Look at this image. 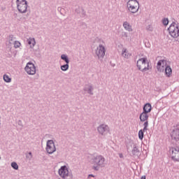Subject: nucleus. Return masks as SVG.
<instances>
[{
    "mask_svg": "<svg viewBox=\"0 0 179 179\" xmlns=\"http://www.w3.org/2000/svg\"><path fill=\"white\" fill-rule=\"evenodd\" d=\"M17 8L20 13L27 12V1L26 0H17Z\"/></svg>",
    "mask_w": 179,
    "mask_h": 179,
    "instance_id": "obj_5",
    "label": "nucleus"
},
{
    "mask_svg": "<svg viewBox=\"0 0 179 179\" xmlns=\"http://www.w3.org/2000/svg\"><path fill=\"white\" fill-rule=\"evenodd\" d=\"M69 68V64H68V63H66V64L61 66L62 71H68Z\"/></svg>",
    "mask_w": 179,
    "mask_h": 179,
    "instance_id": "obj_22",
    "label": "nucleus"
},
{
    "mask_svg": "<svg viewBox=\"0 0 179 179\" xmlns=\"http://www.w3.org/2000/svg\"><path fill=\"white\" fill-rule=\"evenodd\" d=\"M93 90V88H92V87L90 85H88L85 87V90L87 92H88V93H90V94H92V90Z\"/></svg>",
    "mask_w": 179,
    "mask_h": 179,
    "instance_id": "obj_27",
    "label": "nucleus"
},
{
    "mask_svg": "<svg viewBox=\"0 0 179 179\" xmlns=\"http://www.w3.org/2000/svg\"><path fill=\"white\" fill-rule=\"evenodd\" d=\"M61 58L63 61H65L66 64H69V59H68V57L66 55H62Z\"/></svg>",
    "mask_w": 179,
    "mask_h": 179,
    "instance_id": "obj_21",
    "label": "nucleus"
},
{
    "mask_svg": "<svg viewBox=\"0 0 179 179\" xmlns=\"http://www.w3.org/2000/svg\"><path fill=\"white\" fill-rule=\"evenodd\" d=\"M165 76L166 78H170L173 75V70L170 66H168L164 69Z\"/></svg>",
    "mask_w": 179,
    "mask_h": 179,
    "instance_id": "obj_14",
    "label": "nucleus"
},
{
    "mask_svg": "<svg viewBox=\"0 0 179 179\" xmlns=\"http://www.w3.org/2000/svg\"><path fill=\"white\" fill-rule=\"evenodd\" d=\"M27 43L28 45H29L30 48H34V45H36V39H34V38H29L27 40Z\"/></svg>",
    "mask_w": 179,
    "mask_h": 179,
    "instance_id": "obj_15",
    "label": "nucleus"
},
{
    "mask_svg": "<svg viewBox=\"0 0 179 179\" xmlns=\"http://www.w3.org/2000/svg\"><path fill=\"white\" fill-rule=\"evenodd\" d=\"M109 131L110 128L106 124H101L98 127V131L101 135H106V133Z\"/></svg>",
    "mask_w": 179,
    "mask_h": 179,
    "instance_id": "obj_12",
    "label": "nucleus"
},
{
    "mask_svg": "<svg viewBox=\"0 0 179 179\" xmlns=\"http://www.w3.org/2000/svg\"><path fill=\"white\" fill-rule=\"evenodd\" d=\"M138 138H139V139H141V141H142V139H143V130L141 129L138 131Z\"/></svg>",
    "mask_w": 179,
    "mask_h": 179,
    "instance_id": "obj_26",
    "label": "nucleus"
},
{
    "mask_svg": "<svg viewBox=\"0 0 179 179\" xmlns=\"http://www.w3.org/2000/svg\"><path fill=\"white\" fill-rule=\"evenodd\" d=\"M22 45V43H20V42L19 41H15L14 43V48H20Z\"/></svg>",
    "mask_w": 179,
    "mask_h": 179,
    "instance_id": "obj_24",
    "label": "nucleus"
},
{
    "mask_svg": "<svg viewBox=\"0 0 179 179\" xmlns=\"http://www.w3.org/2000/svg\"><path fill=\"white\" fill-rule=\"evenodd\" d=\"M104 162H106V159H104V157L101 155L93 157L90 160V163L92 164V169L93 170H95V171H98V170L100 169V167L104 166Z\"/></svg>",
    "mask_w": 179,
    "mask_h": 179,
    "instance_id": "obj_2",
    "label": "nucleus"
},
{
    "mask_svg": "<svg viewBox=\"0 0 179 179\" xmlns=\"http://www.w3.org/2000/svg\"><path fill=\"white\" fill-rule=\"evenodd\" d=\"M3 79L6 83H10L12 82V78L8 74H4L3 76Z\"/></svg>",
    "mask_w": 179,
    "mask_h": 179,
    "instance_id": "obj_20",
    "label": "nucleus"
},
{
    "mask_svg": "<svg viewBox=\"0 0 179 179\" xmlns=\"http://www.w3.org/2000/svg\"><path fill=\"white\" fill-rule=\"evenodd\" d=\"M171 138L173 141H179V124H176L173 127V129L171 132Z\"/></svg>",
    "mask_w": 179,
    "mask_h": 179,
    "instance_id": "obj_7",
    "label": "nucleus"
},
{
    "mask_svg": "<svg viewBox=\"0 0 179 179\" xmlns=\"http://www.w3.org/2000/svg\"><path fill=\"white\" fill-rule=\"evenodd\" d=\"M96 55L98 58H103L106 55V48L103 45H99L96 50Z\"/></svg>",
    "mask_w": 179,
    "mask_h": 179,
    "instance_id": "obj_10",
    "label": "nucleus"
},
{
    "mask_svg": "<svg viewBox=\"0 0 179 179\" xmlns=\"http://www.w3.org/2000/svg\"><path fill=\"white\" fill-rule=\"evenodd\" d=\"M162 23H163V24H164V26H167V24H169V19L164 18L162 20Z\"/></svg>",
    "mask_w": 179,
    "mask_h": 179,
    "instance_id": "obj_28",
    "label": "nucleus"
},
{
    "mask_svg": "<svg viewBox=\"0 0 179 179\" xmlns=\"http://www.w3.org/2000/svg\"><path fill=\"white\" fill-rule=\"evenodd\" d=\"M91 177H94V176H93V175H90V176H88V179H90Z\"/></svg>",
    "mask_w": 179,
    "mask_h": 179,
    "instance_id": "obj_30",
    "label": "nucleus"
},
{
    "mask_svg": "<svg viewBox=\"0 0 179 179\" xmlns=\"http://www.w3.org/2000/svg\"><path fill=\"white\" fill-rule=\"evenodd\" d=\"M149 125V122H148V120H145V122H144L143 126V132H145V131H148V127Z\"/></svg>",
    "mask_w": 179,
    "mask_h": 179,
    "instance_id": "obj_25",
    "label": "nucleus"
},
{
    "mask_svg": "<svg viewBox=\"0 0 179 179\" xmlns=\"http://www.w3.org/2000/svg\"><path fill=\"white\" fill-rule=\"evenodd\" d=\"M57 150V148H55V144L54 143V141L52 140H49L47 142L46 145V152L49 153L50 155L54 153Z\"/></svg>",
    "mask_w": 179,
    "mask_h": 179,
    "instance_id": "obj_8",
    "label": "nucleus"
},
{
    "mask_svg": "<svg viewBox=\"0 0 179 179\" xmlns=\"http://www.w3.org/2000/svg\"><path fill=\"white\" fill-rule=\"evenodd\" d=\"M169 65H167V60L162 59L159 60L157 64V69L159 72H164V69L166 68Z\"/></svg>",
    "mask_w": 179,
    "mask_h": 179,
    "instance_id": "obj_9",
    "label": "nucleus"
},
{
    "mask_svg": "<svg viewBox=\"0 0 179 179\" xmlns=\"http://www.w3.org/2000/svg\"><path fill=\"white\" fill-rule=\"evenodd\" d=\"M122 55L124 58H129V57H131V53H129L126 48H124L122 50Z\"/></svg>",
    "mask_w": 179,
    "mask_h": 179,
    "instance_id": "obj_19",
    "label": "nucleus"
},
{
    "mask_svg": "<svg viewBox=\"0 0 179 179\" xmlns=\"http://www.w3.org/2000/svg\"><path fill=\"white\" fill-rule=\"evenodd\" d=\"M168 30L170 36H171L173 38H178V37H179V27L177 23L172 22Z\"/></svg>",
    "mask_w": 179,
    "mask_h": 179,
    "instance_id": "obj_3",
    "label": "nucleus"
},
{
    "mask_svg": "<svg viewBox=\"0 0 179 179\" xmlns=\"http://www.w3.org/2000/svg\"><path fill=\"white\" fill-rule=\"evenodd\" d=\"M137 68L138 71L143 73L152 71V66L146 57H142L137 61Z\"/></svg>",
    "mask_w": 179,
    "mask_h": 179,
    "instance_id": "obj_1",
    "label": "nucleus"
},
{
    "mask_svg": "<svg viewBox=\"0 0 179 179\" xmlns=\"http://www.w3.org/2000/svg\"><path fill=\"white\" fill-rule=\"evenodd\" d=\"M25 71L28 75H34L36 74V66L33 63H27L25 66Z\"/></svg>",
    "mask_w": 179,
    "mask_h": 179,
    "instance_id": "obj_11",
    "label": "nucleus"
},
{
    "mask_svg": "<svg viewBox=\"0 0 179 179\" xmlns=\"http://www.w3.org/2000/svg\"><path fill=\"white\" fill-rule=\"evenodd\" d=\"M149 118V116L148 115V113L146 112H143L140 115V120L142 122L147 121V120Z\"/></svg>",
    "mask_w": 179,
    "mask_h": 179,
    "instance_id": "obj_17",
    "label": "nucleus"
},
{
    "mask_svg": "<svg viewBox=\"0 0 179 179\" xmlns=\"http://www.w3.org/2000/svg\"><path fill=\"white\" fill-rule=\"evenodd\" d=\"M152 111V105L150 103H146L143 107L144 113H150Z\"/></svg>",
    "mask_w": 179,
    "mask_h": 179,
    "instance_id": "obj_18",
    "label": "nucleus"
},
{
    "mask_svg": "<svg viewBox=\"0 0 179 179\" xmlns=\"http://www.w3.org/2000/svg\"><path fill=\"white\" fill-rule=\"evenodd\" d=\"M11 166L13 167V169H14V170H18V169H19V166L17 165V164L16 162H12Z\"/></svg>",
    "mask_w": 179,
    "mask_h": 179,
    "instance_id": "obj_23",
    "label": "nucleus"
},
{
    "mask_svg": "<svg viewBox=\"0 0 179 179\" xmlns=\"http://www.w3.org/2000/svg\"><path fill=\"white\" fill-rule=\"evenodd\" d=\"M171 157L173 160L179 162V148H172Z\"/></svg>",
    "mask_w": 179,
    "mask_h": 179,
    "instance_id": "obj_13",
    "label": "nucleus"
},
{
    "mask_svg": "<svg viewBox=\"0 0 179 179\" xmlns=\"http://www.w3.org/2000/svg\"><path fill=\"white\" fill-rule=\"evenodd\" d=\"M58 173L62 178L71 179V176H69V170H68V167H66V166H62L59 169Z\"/></svg>",
    "mask_w": 179,
    "mask_h": 179,
    "instance_id": "obj_6",
    "label": "nucleus"
},
{
    "mask_svg": "<svg viewBox=\"0 0 179 179\" xmlns=\"http://www.w3.org/2000/svg\"><path fill=\"white\" fill-rule=\"evenodd\" d=\"M29 156L31 157V152H29Z\"/></svg>",
    "mask_w": 179,
    "mask_h": 179,
    "instance_id": "obj_32",
    "label": "nucleus"
},
{
    "mask_svg": "<svg viewBox=\"0 0 179 179\" xmlns=\"http://www.w3.org/2000/svg\"><path fill=\"white\" fill-rule=\"evenodd\" d=\"M141 179H146V176H143L141 177Z\"/></svg>",
    "mask_w": 179,
    "mask_h": 179,
    "instance_id": "obj_31",
    "label": "nucleus"
},
{
    "mask_svg": "<svg viewBox=\"0 0 179 179\" xmlns=\"http://www.w3.org/2000/svg\"><path fill=\"white\" fill-rule=\"evenodd\" d=\"M127 8L131 13H136L139 10V3L136 0H129Z\"/></svg>",
    "mask_w": 179,
    "mask_h": 179,
    "instance_id": "obj_4",
    "label": "nucleus"
},
{
    "mask_svg": "<svg viewBox=\"0 0 179 179\" xmlns=\"http://www.w3.org/2000/svg\"><path fill=\"white\" fill-rule=\"evenodd\" d=\"M14 39L15 38L13 37V36H10V43H11V41H13Z\"/></svg>",
    "mask_w": 179,
    "mask_h": 179,
    "instance_id": "obj_29",
    "label": "nucleus"
},
{
    "mask_svg": "<svg viewBox=\"0 0 179 179\" xmlns=\"http://www.w3.org/2000/svg\"><path fill=\"white\" fill-rule=\"evenodd\" d=\"M0 160H1V157H0Z\"/></svg>",
    "mask_w": 179,
    "mask_h": 179,
    "instance_id": "obj_33",
    "label": "nucleus"
},
{
    "mask_svg": "<svg viewBox=\"0 0 179 179\" xmlns=\"http://www.w3.org/2000/svg\"><path fill=\"white\" fill-rule=\"evenodd\" d=\"M123 27L127 31H132V26L129 24L128 22H124L123 23Z\"/></svg>",
    "mask_w": 179,
    "mask_h": 179,
    "instance_id": "obj_16",
    "label": "nucleus"
}]
</instances>
